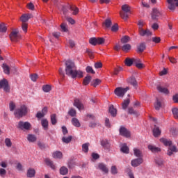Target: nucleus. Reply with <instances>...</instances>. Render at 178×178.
<instances>
[{"label":"nucleus","mask_w":178,"mask_h":178,"mask_svg":"<svg viewBox=\"0 0 178 178\" xmlns=\"http://www.w3.org/2000/svg\"><path fill=\"white\" fill-rule=\"evenodd\" d=\"M101 145L104 149H109V148H111V143H109V140L106 139L101 140Z\"/></svg>","instance_id":"dca6fc26"},{"label":"nucleus","mask_w":178,"mask_h":178,"mask_svg":"<svg viewBox=\"0 0 178 178\" xmlns=\"http://www.w3.org/2000/svg\"><path fill=\"white\" fill-rule=\"evenodd\" d=\"M120 151L122 152L124 154H129L130 152V149L126 143H124L121 145Z\"/></svg>","instance_id":"393cba45"},{"label":"nucleus","mask_w":178,"mask_h":178,"mask_svg":"<svg viewBox=\"0 0 178 178\" xmlns=\"http://www.w3.org/2000/svg\"><path fill=\"white\" fill-rule=\"evenodd\" d=\"M162 134V131L159 129V127L154 126L153 129V136L154 137H159Z\"/></svg>","instance_id":"a211bd4d"},{"label":"nucleus","mask_w":178,"mask_h":178,"mask_svg":"<svg viewBox=\"0 0 178 178\" xmlns=\"http://www.w3.org/2000/svg\"><path fill=\"white\" fill-rule=\"evenodd\" d=\"M134 154L137 158H143V152L139 149L134 148Z\"/></svg>","instance_id":"cd10ccee"},{"label":"nucleus","mask_w":178,"mask_h":178,"mask_svg":"<svg viewBox=\"0 0 178 178\" xmlns=\"http://www.w3.org/2000/svg\"><path fill=\"white\" fill-rule=\"evenodd\" d=\"M145 48H146L145 43L142 42L137 46V52H138V54H141L144 52V50L145 49Z\"/></svg>","instance_id":"412c9836"},{"label":"nucleus","mask_w":178,"mask_h":178,"mask_svg":"<svg viewBox=\"0 0 178 178\" xmlns=\"http://www.w3.org/2000/svg\"><path fill=\"white\" fill-rule=\"evenodd\" d=\"M148 149L152 152L156 154V152H161V148L154 146L152 145H148Z\"/></svg>","instance_id":"4be33fe9"},{"label":"nucleus","mask_w":178,"mask_h":178,"mask_svg":"<svg viewBox=\"0 0 178 178\" xmlns=\"http://www.w3.org/2000/svg\"><path fill=\"white\" fill-rule=\"evenodd\" d=\"M72 123L73 126H74L75 127H80L81 126V124H80L79 119H77L76 118H73L72 119Z\"/></svg>","instance_id":"473e14b6"},{"label":"nucleus","mask_w":178,"mask_h":178,"mask_svg":"<svg viewBox=\"0 0 178 178\" xmlns=\"http://www.w3.org/2000/svg\"><path fill=\"white\" fill-rule=\"evenodd\" d=\"M27 140L29 143H35L37 141V136L34 134H28Z\"/></svg>","instance_id":"a878e982"},{"label":"nucleus","mask_w":178,"mask_h":178,"mask_svg":"<svg viewBox=\"0 0 178 178\" xmlns=\"http://www.w3.org/2000/svg\"><path fill=\"white\" fill-rule=\"evenodd\" d=\"M92 77H91V76L88 75L86 76L83 81V86H88V84H90V82L91 81Z\"/></svg>","instance_id":"c85d7f7f"},{"label":"nucleus","mask_w":178,"mask_h":178,"mask_svg":"<svg viewBox=\"0 0 178 178\" xmlns=\"http://www.w3.org/2000/svg\"><path fill=\"white\" fill-rule=\"evenodd\" d=\"M86 72L87 73H91L92 74H95V71L92 69V67L88 66L86 67Z\"/></svg>","instance_id":"5fc2aeb1"},{"label":"nucleus","mask_w":178,"mask_h":178,"mask_svg":"<svg viewBox=\"0 0 178 178\" xmlns=\"http://www.w3.org/2000/svg\"><path fill=\"white\" fill-rule=\"evenodd\" d=\"M65 74L72 79H76V77L81 79L83 77V72L77 70L76 64L71 60L65 61Z\"/></svg>","instance_id":"f257e3e1"},{"label":"nucleus","mask_w":178,"mask_h":178,"mask_svg":"<svg viewBox=\"0 0 178 178\" xmlns=\"http://www.w3.org/2000/svg\"><path fill=\"white\" fill-rule=\"evenodd\" d=\"M26 177L29 178L35 177V170L33 168H29L26 172Z\"/></svg>","instance_id":"6ab92c4d"},{"label":"nucleus","mask_w":178,"mask_h":178,"mask_svg":"<svg viewBox=\"0 0 178 178\" xmlns=\"http://www.w3.org/2000/svg\"><path fill=\"white\" fill-rule=\"evenodd\" d=\"M122 67H118V68H115L114 71L113 72V74L114 76H118L119 74V72H122Z\"/></svg>","instance_id":"864d4df0"},{"label":"nucleus","mask_w":178,"mask_h":178,"mask_svg":"<svg viewBox=\"0 0 178 178\" xmlns=\"http://www.w3.org/2000/svg\"><path fill=\"white\" fill-rule=\"evenodd\" d=\"M130 90V88L127 87V88H122V87H118L116 88L114 90V93L117 97H124V95L126 94L127 91H129Z\"/></svg>","instance_id":"20e7f679"},{"label":"nucleus","mask_w":178,"mask_h":178,"mask_svg":"<svg viewBox=\"0 0 178 178\" xmlns=\"http://www.w3.org/2000/svg\"><path fill=\"white\" fill-rule=\"evenodd\" d=\"M67 172H69V170H67V168L66 167H61L60 169V173L63 176H65V175H67Z\"/></svg>","instance_id":"c03bdc74"},{"label":"nucleus","mask_w":178,"mask_h":178,"mask_svg":"<svg viewBox=\"0 0 178 178\" xmlns=\"http://www.w3.org/2000/svg\"><path fill=\"white\" fill-rule=\"evenodd\" d=\"M125 65L126 66H131L133 64V58H127L125 59Z\"/></svg>","instance_id":"09e8293b"},{"label":"nucleus","mask_w":178,"mask_h":178,"mask_svg":"<svg viewBox=\"0 0 178 178\" xmlns=\"http://www.w3.org/2000/svg\"><path fill=\"white\" fill-rule=\"evenodd\" d=\"M33 17V15L31 14H24L21 16L20 20L22 23H26V22H29V19Z\"/></svg>","instance_id":"2eb2a0df"},{"label":"nucleus","mask_w":178,"mask_h":178,"mask_svg":"<svg viewBox=\"0 0 178 178\" xmlns=\"http://www.w3.org/2000/svg\"><path fill=\"white\" fill-rule=\"evenodd\" d=\"M3 72L6 74H10V68L6 64H3Z\"/></svg>","instance_id":"ea45409f"},{"label":"nucleus","mask_w":178,"mask_h":178,"mask_svg":"<svg viewBox=\"0 0 178 178\" xmlns=\"http://www.w3.org/2000/svg\"><path fill=\"white\" fill-rule=\"evenodd\" d=\"M68 115L72 116V118H74V116H76V111L74 108H70V110L68 111Z\"/></svg>","instance_id":"6e6d98bb"},{"label":"nucleus","mask_w":178,"mask_h":178,"mask_svg":"<svg viewBox=\"0 0 178 178\" xmlns=\"http://www.w3.org/2000/svg\"><path fill=\"white\" fill-rule=\"evenodd\" d=\"M31 80L32 81H37V79H38V74H33L30 75Z\"/></svg>","instance_id":"4d7b16f0"},{"label":"nucleus","mask_w":178,"mask_h":178,"mask_svg":"<svg viewBox=\"0 0 178 178\" xmlns=\"http://www.w3.org/2000/svg\"><path fill=\"white\" fill-rule=\"evenodd\" d=\"M122 10H123L124 13L120 12V16L124 19V20H127V19H129V15L127 13H129V12L131 10L130 6H129L127 4H124L122 6Z\"/></svg>","instance_id":"7ed1b4c3"},{"label":"nucleus","mask_w":178,"mask_h":178,"mask_svg":"<svg viewBox=\"0 0 178 178\" xmlns=\"http://www.w3.org/2000/svg\"><path fill=\"white\" fill-rule=\"evenodd\" d=\"M143 162H144V160L143 159V158H138L132 160L131 161V165L134 168H137V166H140V165H141Z\"/></svg>","instance_id":"9b49d317"},{"label":"nucleus","mask_w":178,"mask_h":178,"mask_svg":"<svg viewBox=\"0 0 178 178\" xmlns=\"http://www.w3.org/2000/svg\"><path fill=\"white\" fill-rule=\"evenodd\" d=\"M139 34L140 35H141V37H144L145 35L149 37V35H152V32L148 29L147 30L140 29Z\"/></svg>","instance_id":"4468645a"},{"label":"nucleus","mask_w":178,"mask_h":178,"mask_svg":"<svg viewBox=\"0 0 178 178\" xmlns=\"http://www.w3.org/2000/svg\"><path fill=\"white\" fill-rule=\"evenodd\" d=\"M60 27H61L62 31H63L64 33L67 32V28H66V24H61Z\"/></svg>","instance_id":"69168bd1"},{"label":"nucleus","mask_w":178,"mask_h":178,"mask_svg":"<svg viewBox=\"0 0 178 178\" xmlns=\"http://www.w3.org/2000/svg\"><path fill=\"white\" fill-rule=\"evenodd\" d=\"M111 173L112 175H118V168L115 165L111 167Z\"/></svg>","instance_id":"680f3d73"},{"label":"nucleus","mask_w":178,"mask_h":178,"mask_svg":"<svg viewBox=\"0 0 178 178\" xmlns=\"http://www.w3.org/2000/svg\"><path fill=\"white\" fill-rule=\"evenodd\" d=\"M108 111L111 115H113V117L116 116L118 111L116 110V108H115V107H113V105L109 107Z\"/></svg>","instance_id":"4c0bfd02"},{"label":"nucleus","mask_w":178,"mask_h":178,"mask_svg":"<svg viewBox=\"0 0 178 178\" xmlns=\"http://www.w3.org/2000/svg\"><path fill=\"white\" fill-rule=\"evenodd\" d=\"M98 168L99 169V170H102V172H104V173H108V172H109V170H108L106 165L102 163L98 164Z\"/></svg>","instance_id":"aec40b11"},{"label":"nucleus","mask_w":178,"mask_h":178,"mask_svg":"<svg viewBox=\"0 0 178 178\" xmlns=\"http://www.w3.org/2000/svg\"><path fill=\"white\" fill-rule=\"evenodd\" d=\"M74 106H76L79 111H81L82 109H84V105L81 104V102L78 99H76L74 102Z\"/></svg>","instance_id":"f3484780"},{"label":"nucleus","mask_w":178,"mask_h":178,"mask_svg":"<svg viewBox=\"0 0 178 178\" xmlns=\"http://www.w3.org/2000/svg\"><path fill=\"white\" fill-rule=\"evenodd\" d=\"M5 144L6 147H12V141H10V138H6L5 140Z\"/></svg>","instance_id":"bf43d9fd"},{"label":"nucleus","mask_w":178,"mask_h":178,"mask_svg":"<svg viewBox=\"0 0 178 178\" xmlns=\"http://www.w3.org/2000/svg\"><path fill=\"white\" fill-rule=\"evenodd\" d=\"M103 26H105L106 29H109L112 26V20L109 18L106 19L103 23Z\"/></svg>","instance_id":"f704fd0d"},{"label":"nucleus","mask_w":178,"mask_h":178,"mask_svg":"<svg viewBox=\"0 0 178 178\" xmlns=\"http://www.w3.org/2000/svg\"><path fill=\"white\" fill-rule=\"evenodd\" d=\"M1 88H3L5 92H10V86H9L8 79H3L0 81V89Z\"/></svg>","instance_id":"39448f33"},{"label":"nucleus","mask_w":178,"mask_h":178,"mask_svg":"<svg viewBox=\"0 0 178 178\" xmlns=\"http://www.w3.org/2000/svg\"><path fill=\"white\" fill-rule=\"evenodd\" d=\"M172 100L175 104H178V94H175L172 96Z\"/></svg>","instance_id":"774afa93"},{"label":"nucleus","mask_w":178,"mask_h":178,"mask_svg":"<svg viewBox=\"0 0 178 178\" xmlns=\"http://www.w3.org/2000/svg\"><path fill=\"white\" fill-rule=\"evenodd\" d=\"M161 106H162V104L161 103V102H159V100L158 99H156V102L154 104V108L156 111H159V109H161Z\"/></svg>","instance_id":"de8ad7c7"},{"label":"nucleus","mask_w":178,"mask_h":178,"mask_svg":"<svg viewBox=\"0 0 178 178\" xmlns=\"http://www.w3.org/2000/svg\"><path fill=\"white\" fill-rule=\"evenodd\" d=\"M29 113V108L26 105H22L19 108H17L14 113L16 118H23V116H26Z\"/></svg>","instance_id":"f03ea898"},{"label":"nucleus","mask_w":178,"mask_h":178,"mask_svg":"<svg viewBox=\"0 0 178 178\" xmlns=\"http://www.w3.org/2000/svg\"><path fill=\"white\" fill-rule=\"evenodd\" d=\"M89 42L90 44H91V45H102V44H104V42H105V39H104L103 38H91L89 40Z\"/></svg>","instance_id":"423d86ee"},{"label":"nucleus","mask_w":178,"mask_h":178,"mask_svg":"<svg viewBox=\"0 0 178 178\" xmlns=\"http://www.w3.org/2000/svg\"><path fill=\"white\" fill-rule=\"evenodd\" d=\"M72 136H70L68 137H63L62 138V141L63 143H65V144H69V143H70V141H72Z\"/></svg>","instance_id":"a18cd8bd"},{"label":"nucleus","mask_w":178,"mask_h":178,"mask_svg":"<svg viewBox=\"0 0 178 178\" xmlns=\"http://www.w3.org/2000/svg\"><path fill=\"white\" fill-rule=\"evenodd\" d=\"M128 83L133 86V87H137V80H136V78L134 77H131L128 79Z\"/></svg>","instance_id":"72a5a7b5"},{"label":"nucleus","mask_w":178,"mask_h":178,"mask_svg":"<svg viewBox=\"0 0 178 178\" xmlns=\"http://www.w3.org/2000/svg\"><path fill=\"white\" fill-rule=\"evenodd\" d=\"M172 115L175 118V119H178V108H173L172 109Z\"/></svg>","instance_id":"8fccbe9b"},{"label":"nucleus","mask_w":178,"mask_h":178,"mask_svg":"<svg viewBox=\"0 0 178 178\" xmlns=\"http://www.w3.org/2000/svg\"><path fill=\"white\" fill-rule=\"evenodd\" d=\"M41 124H42L44 130H48V126H49L48 120L42 119L41 120Z\"/></svg>","instance_id":"2f4dec72"},{"label":"nucleus","mask_w":178,"mask_h":178,"mask_svg":"<svg viewBox=\"0 0 178 178\" xmlns=\"http://www.w3.org/2000/svg\"><path fill=\"white\" fill-rule=\"evenodd\" d=\"M161 15V11H159L158 8H153L151 17L152 20H158V17H159Z\"/></svg>","instance_id":"9d476101"},{"label":"nucleus","mask_w":178,"mask_h":178,"mask_svg":"<svg viewBox=\"0 0 178 178\" xmlns=\"http://www.w3.org/2000/svg\"><path fill=\"white\" fill-rule=\"evenodd\" d=\"M101 83H102L101 79H96L92 81L91 86H92V87H97V86H99V84H101Z\"/></svg>","instance_id":"37998d69"},{"label":"nucleus","mask_w":178,"mask_h":178,"mask_svg":"<svg viewBox=\"0 0 178 178\" xmlns=\"http://www.w3.org/2000/svg\"><path fill=\"white\" fill-rule=\"evenodd\" d=\"M161 143H163V145H165V147H170L172 145V140H168L165 138H161L160 139Z\"/></svg>","instance_id":"5701e85b"},{"label":"nucleus","mask_w":178,"mask_h":178,"mask_svg":"<svg viewBox=\"0 0 178 178\" xmlns=\"http://www.w3.org/2000/svg\"><path fill=\"white\" fill-rule=\"evenodd\" d=\"M120 136H122L123 137H127V138L130 137V131H129V130H127V129H126L125 127H122L120 129Z\"/></svg>","instance_id":"f8f14e48"},{"label":"nucleus","mask_w":178,"mask_h":178,"mask_svg":"<svg viewBox=\"0 0 178 178\" xmlns=\"http://www.w3.org/2000/svg\"><path fill=\"white\" fill-rule=\"evenodd\" d=\"M70 10H72V15H76L79 13V8L75 6H70Z\"/></svg>","instance_id":"e433bc0d"},{"label":"nucleus","mask_w":178,"mask_h":178,"mask_svg":"<svg viewBox=\"0 0 178 178\" xmlns=\"http://www.w3.org/2000/svg\"><path fill=\"white\" fill-rule=\"evenodd\" d=\"M157 90L159 92H161L162 94H165V95H168L169 94V90L166 88H163L161 86H157Z\"/></svg>","instance_id":"b1692460"},{"label":"nucleus","mask_w":178,"mask_h":178,"mask_svg":"<svg viewBox=\"0 0 178 178\" xmlns=\"http://www.w3.org/2000/svg\"><path fill=\"white\" fill-rule=\"evenodd\" d=\"M132 60H133V64L135 65V66L138 65L139 62H141V60L140 58H132Z\"/></svg>","instance_id":"338daca9"},{"label":"nucleus","mask_w":178,"mask_h":178,"mask_svg":"<svg viewBox=\"0 0 178 178\" xmlns=\"http://www.w3.org/2000/svg\"><path fill=\"white\" fill-rule=\"evenodd\" d=\"M131 49V45L130 44H125L122 47V50L124 52H128Z\"/></svg>","instance_id":"58836bf2"},{"label":"nucleus","mask_w":178,"mask_h":178,"mask_svg":"<svg viewBox=\"0 0 178 178\" xmlns=\"http://www.w3.org/2000/svg\"><path fill=\"white\" fill-rule=\"evenodd\" d=\"M51 90H52V88L50 85H44L42 86V90L44 92H49Z\"/></svg>","instance_id":"49530a36"},{"label":"nucleus","mask_w":178,"mask_h":178,"mask_svg":"<svg viewBox=\"0 0 178 178\" xmlns=\"http://www.w3.org/2000/svg\"><path fill=\"white\" fill-rule=\"evenodd\" d=\"M17 129H20V130H30L31 128V124L29 122H23L19 121L18 122Z\"/></svg>","instance_id":"0eeeda50"},{"label":"nucleus","mask_w":178,"mask_h":178,"mask_svg":"<svg viewBox=\"0 0 178 178\" xmlns=\"http://www.w3.org/2000/svg\"><path fill=\"white\" fill-rule=\"evenodd\" d=\"M130 104V99H127L124 100L122 103V109L126 110L127 109V106Z\"/></svg>","instance_id":"c9c22d12"},{"label":"nucleus","mask_w":178,"mask_h":178,"mask_svg":"<svg viewBox=\"0 0 178 178\" xmlns=\"http://www.w3.org/2000/svg\"><path fill=\"white\" fill-rule=\"evenodd\" d=\"M63 156V154L61 152L56 151L54 153H53V158H55L56 159H62Z\"/></svg>","instance_id":"c756f323"},{"label":"nucleus","mask_w":178,"mask_h":178,"mask_svg":"<svg viewBox=\"0 0 178 178\" xmlns=\"http://www.w3.org/2000/svg\"><path fill=\"white\" fill-rule=\"evenodd\" d=\"M51 122L53 125L56 124V114H52L51 115Z\"/></svg>","instance_id":"3c124183"},{"label":"nucleus","mask_w":178,"mask_h":178,"mask_svg":"<svg viewBox=\"0 0 178 178\" xmlns=\"http://www.w3.org/2000/svg\"><path fill=\"white\" fill-rule=\"evenodd\" d=\"M44 116H45V115H44V113H42L40 112V111H39V112H38V113H36V118H37L38 119H41V118H44Z\"/></svg>","instance_id":"0e129e2a"},{"label":"nucleus","mask_w":178,"mask_h":178,"mask_svg":"<svg viewBox=\"0 0 178 178\" xmlns=\"http://www.w3.org/2000/svg\"><path fill=\"white\" fill-rule=\"evenodd\" d=\"M44 162H45L46 165H47V166H49L51 169L56 168L55 165H54V161H51V159H46L44 160Z\"/></svg>","instance_id":"7c9ffc66"},{"label":"nucleus","mask_w":178,"mask_h":178,"mask_svg":"<svg viewBox=\"0 0 178 178\" xmlns=\"http://www.w3.org/2000/svg\"><path fill=\"white\" fill-rule=\"evenodd\" d=\"M131 38L129 36L124 35L121 38V42L122 44H127V42H129Z\"/></svg>","instance_id":"79ce46f5"},{"label":"nucleus","mask_w":178,"mask_h":178,"mask_svg":"<svg viewBox=\"0 0 178 178\" xmlns=\"http://www.w3.org/2000/svg\"><path fill=\"white\" fill-rule=\"evenodd\" d=\"M173 152L175 153L177 152V147H176V145H171L168 147L167 154L168 155V156H172V155H173Z\"/></svg>","instance_id":"ddd939ff"},{"label":"nucleus","mask_w":178,"mask_h":178,"mask_svg":"<svg viewBox=\"0 0 178 178\" xmlns=\"http://www.w3.org/2000/svg\"><path fill=\"white\" fill-rule=\"evenodd\" d=\"M119 30V26L118 24H115L112 27H111V31H113L114 33H116Z\"/></svg>","instance_id":"13d9d810"},{"label":"nucleus","mask_w":178,"mask_h":178,"mask_svg":"<svg viewBox=\"0 0 178 178\" xmlns=\"http://www.w3.org/2000/svg\"><path fill=\"white\" fill-rule=\"evenodd\" d=\"M168 5V9L170 10H175L176 6H178V0H167Z\"/></svg>","instance_id":"1a4fd4ad"},{"label":"nucleus","mask_w":178,"mask_h":178,"mask_svg":"<svg viewBox=\"0 0 178 178\" xmlns=\"http://www.w3.org/2000/svg\"><path fill=\"white\" fill-rule=\"evenodd\" d=\"M22 28L24 33H27L28 24L26 22L22 23Z\"/></svg>","instance_id":"052dcab7"},{"label":"nucleus","mask_w":178,"mask_h":178,"mask_svg":"<svg viewBox=\"0 0 178 178\" xmlns=\"http://www.w3.org/2000/svg\"><path fill=\"white\" fill-rule=\"evenodd\" d=\"M15 108H16V105L15 104V103H13V102H11L10 103V111L11 112H13V111H15Z\"/></svg>","instance_id":"e2e57ef3"},{"label":"nucleus","mask_w":178,"mask_h":178,"mask_svg":"<svg viewBox=\"0 0 178 178\" xmlns=\"http://www.w3.org/2000/svg\"><path fill=\"white\" fill-rule=\"evenodd\" d=\"M10 38L11 41L16 42L20 38V35L19 34V31L14 30L10 34Z\"/></svg>","instance_id":"6e6552de"},{"label":"nucleus","mask_w":178,"mask_h":178,"mask_svg":"<svg viewBox=\"0 0 178 178\" xmlns=\"http://www.w3.org/2000/svg\"><path fill=\"white\" fill-rule=\"evenodd\" d=\"M154 162H155L156 165H157L159 166H163V159H162L161 157H156L154 159Z\"/></svg>","instance_id":"bb28decb"},{"label":"nucleus","mask_w":178,"mask_h":178,"mask_svg":"<svg viewBox=\"0 0 178 178\" xmlns=\"http://www.w3.org/2000/svg\"><path fill=\"white\" fill-rule=\"evenodd\" d=\"M6 30H8V29L6 26H5V24H0V33H6Z\"/></svg>","instance_id":"603ef678"},{"label":"nucleus","mask_w":178,"mask_h":178,"mask_svg":"<svg viewBox=\"0 0 178 178\" xmlns=\"http://www.w3.org/2000/svg\"><path fill=\"white\" fill-rule=\"evenodd\" d=\"M90 147V144L88 143H84L82 145V151L85 154H87L88 152V147Z\"/></svg>","instance_id":"a19ab883"}]
</instances>
